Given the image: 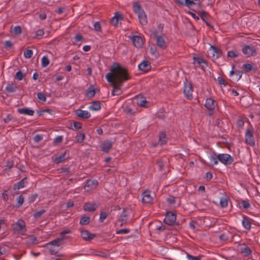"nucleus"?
<instances>
[{"label": "nucleus", "mask_w": 260, "mask_h": 260, "mask_svg": "<svg viewBox=\"0 0 260 260\" xmlns=\"http://www.w3.org/2000/svg\"><path fill=\"white\" fill-rule=\"evenodd\" d=\"M106 78L113 87L112 93L113 95L121 94L122 91L120 87L124 82L131 79L127 70L123 66H112L110 72L106 75Z\"/></svg>", "instance_id": "obj_1"}, {"label": "nucleus", "mask_w": 260, "mask_h": 260, "mask_svg": "<svg viewBox=\"0 0 260 260\" xmlns=\"http://www.w3.org/2000/svg\"><path fill=\"white\" fill-rule=\"evenodd\" d=\"M63 243L62 238L56 239L50 242L46 243L43 247H46L51 255H56L58 256H62L63 255L58 254V251L60 249V246Z\"/></svg>", "instance_id": "obj_2"}, {"label": "nucleus", "mask_w": 260, "mask_h": 260, "mask_svg": "<svg viewBox=\"0 0 260 260\" xmlns=\"http://www.w3.org/2000/svg\"><path fill=\"white\" fill-rule=\"evenodd\" d=\"M133 9L134 12L138 15L140 24L142 25H146L147 23V16L141 5L139 3L135 2Z\"/></svg>", "instance_id": "obj_3"}, {"label": "nucleus", "mask_w": 260, "mask_h": 260, "mask_svg": "<svg viewBox=\"0 0 260 260\" xmlns=\"http://www.w3.org/2000/svg\"><path fill=\"white\" fill-rule=\"evenodd\" d=\"M207 54L209 58L214 60L221 55L222 52L221 50L217 47L214 46H211L207 52Z\"/></svg>", "instance_id": "obj_4"}, {"label": "nucleus", "mask_w": 260, "mask_h": 260, "mask_svg": "<svg viewBox=\"0 0 260 260\" xmlns=\"http://www.w3.org/2000/svg\"><path fill=\"white\" fill-rule=\"evenodd\" d=\"M218 159L225 165H231L234 160L233 158L229 154L223 153L217 155Z\"/></svg>", "instance_id": "obj_5"}, {"label": "nucleus", "mask_w": 260, "mask_h": 260, "mask_svg": "<svg viewBox=\"0 0 260 260\" xmlns=\"http://www.w3.org/2000/svg\"><path fill=\"white\" fill-rule=\"evenodd\" d=\"M176 215L175 214L169 211L166 212V218L164 220V221L166 224L170 225H174L176 224Z\"/></svg>", "instance_id": "obj_6"}, {"label": "nucleus", "mask_w": 260, "mask_h": 260, "mask_svg": "<svg viewBox=\"0 0 260 260\" xmlns=\"http://www.w3.org/2000/svg\"><path fill=\"white\" fill-rule=\"evenodd\" d=\"M242 51L247 57L254 56L256 54V50L253 46L245 45L242 48Z\"/></svg>", "instance_id": "obj_7"}, {"label": "nucleus", "mask_w": 260, "mask_h": 260, "mask_svg": "<svg viewBox=\"0 0 260 260\" xmlns=\"http://www.w3.org/2000/svg\"><path fill=\"white\" fill-rule=\"evenodd\" d=\"M129 211H131V210L126 209V208L123 209L118 219V222L120 223V226H123V224H125L127 223L128 217L129 216Z\"/></svg>", "instance_id": "obj_8"}, {"label": "nucleus", "mask_w": 260, "mask_h": 260, "mask_svg": "<svg viewBox=\"0 0 260 260\" xmlns=\"http://www.w3.org/2000/svg\"><path fill=\"white\" fill-rule=\"evenodd\" d=\"M183 92L185 96L188 99H191L192 98V85L190 83H188L187 81L184 83Z\"/></svg>", "instance_id": "obj_9"}, {"label": "nucleus", "mask_w": 260, "mask_h": 260, "mask_svg": "<svg viewBox=\"0 0 260 260\" xmlns=\"http://www.w3.org/2000/svg\"><path fill=\"white\" fill-rule=\"evenodd\" d=\"M15 229L19 233L24 234L26 232L24 222L22 220H18L15 224Z\"/></svg>", "instance_id": "obj_10"}, {"label": "nucleus", "mask_w": 260, "mask_h": 260, "mask_svg": "<svg viewBox=\"0 0 260 260\" xmlns=\"http://www.w3.org/2000/svg\"><path fill=\"white\" fill-rule=\"evenodd\" d=\"M246 142L249 145L253 146L255 145V141L254 139L252 132L250 129H247L245 134Z\"/></svg>", "instance_id": "obj_11"}, {"label": "nucleus", "mask_w": 260, "mask_h": 260, "mask_svg": "<svg viewBox=\"0 0 260 260\" xmlns=\"http://www.w3.org/2000/svg\"><path fill=\"white\" fill-rule=\"evenodd\" d=\"M123 19V15L119 12H116L114 16L111 20V23L114 26H117L119 24V21Z\"/></svg>", "instance_id": "obj_12"}, {"label": "nucleus", "mask_w": 260, "mask_h": 260, "mask_svg": "<svg viewBox=\"0 0 260 260\" xmlns=\"http://www.w3.org/2000/svg\"><path fill=\"white\" fill-rule=\"evenodd\" d=\"M217 105L216 102L212 98H208L205 104V107L210 111L213 110Z\"/></svg>", "instance_id": "obj_13"}, {"label": "nucleus", "mask_w": 260, "mask_h": 260, "mask_svg": "<svg viewBox=\"0 0 260 260\" xmlns=\"http://www.w3.org/2000/svg\"><path fill=\"white\" fill-rule=\"evenodd\" d=\"M98 206L94 203H85L83 206V209L84 211L88 212L94 211Z\"/></svg>", "instance_id": "obj_14"}, {"label": "nucleus", "mask_w": 260, "mask_h": 260, "mask_svg": "<svg viewBox=\"0 0 260 260\" xmlns=\"http://www.w3.org/2000/svg\"><path fill=\"white\" fill-rule=\"evenodd\" d=\"M81 236L85 241H90L95 237V234H92L87 230H81Z\"/></svg>", "instance_id": "obj_15"}, {"label": "nucleus", "mask_w": 260, "mask_h": 260, "mask_svg": "<svg viewBox=\"0 0 260 260\" xmlns=\"http://www.w3.org/2000/svg\"><path fill=\"white\" fill-rule=\"evenodd\" d=\"M76 115L81 119H87L90 117V114L87 111L77 109L75 111Z\"/></svg>", "instance_id": "obj_16"}, {"label": "nucleus", "mask_w": 260, "mask_h": 260, "mask_svg": "<svg viewBox=\"0 0 260 260\" xmlns=\"http://www.w3.org/2000/svg\"><path fill=\"white\" fill-rule=\"evenodd\" d=\"M69 158V154H67V151H65L58 156L56 157L54 160V162L56 164H58L63 162L64 160L67 159Z\"/></svg>", "instance_id": "obj_17"}, {"label": "nucleus", "mask_w": 260, "mask_h": 260, "mask_svg": "<svg viewBox=\"0 0 260 260\" xmlns=\"http://www.w3.org/2000/svg\"><path fill=\"white\" fill-rule=\"evenodd\" d=\"M153 201V198L150 194V191L146 190L143 193L142 202L145 203L150 204Z\"/></svg>", "instance_id": "obj_18"}, {"label": "nucleus", "mask_w": 260, "mask_h": 260, "mask_svg": "<svg viewBox=\"0 0 260 260\" xmlns=\"http://www.w3.org/2000/svg\"><path fill=\"white\" fill-rule=\"evenodd\" d=\"M132 40L134 45L137 48H140L143 45L142 39L138 36H133Z\"/></svg>", "instance_id": "obj_19"}, {"label": "nucleus", "mask_w": 260, "mask_h": 260, "mask_svg": "<svg viewBox=\"0 0 260 260\" xmlns=\"http://www.w3.org/2000/svg\"><path fill=\"white\" fill-rule=\"evenodd\" d=\"M112 147V143L109 140L105 141L101 145L102 150L108 153Z\"/></svg>", "instance_id": "obj_20"}, {"label": "nucleus", "mask_w": 260, "mask_h": 260, "mask_svg": "<svg viewBox=\"0 0 260 260\" xmlns=\"http://www.w3.org/2000/svg\"><path fill=\"white\" fill-rule=\"evenodd\" d=\"M156 38V45L158 47L164 49L166 47L165 41L162 36L154 35Z\"/></svg>", "instance_id": "obj_21"}, {"label": "nucleus", "mask_w": 260, "mask_h": 260, "mask_svg": "<svg viewBox=\"0 0 260 260\" xmlns=\"http://www.w3.org/2000/svg\"><path fill=\"white\" fill-rule=\"evenodd\" d=\"M18 87L15 83H9L6 87L5 90L7 92L12 93L16 91Z\"/></svg>", "instance_id": "obj_22"}, {"label": "nucleus", "mask_w": 260, "mask_h": 260, "mask_svg": "<svg viewBox=\"0 0 260 260\" xmlns=\"http://www.w3.org/2000/svg\"><path fill=\"white\" fill-rule=\"evenodd\" d=\"M251 223L250 219L246 216H244L242 220V225L245 229L249 230L251 229Z\"/></svg>", "instance_id": "obj_23"}, {"label": "nucleus", "mask_w": 260, "mask_h": 260, "mask_svg": "<svg viewBox=\"0 0 260 260\" xmlns=\"http://www.w3.org/2000/svg\"><path fill=\"white\" fill-rule=\"evenodd\" d=\"M18 112L20 114H25L27 115L32 116L34 114V111L29 108H19Z\"/></svg>", "instance_id": "obj_24"}, {"label": "nucleus", "mask_w": 260, "mask_h": 260, "mask_svg": "<svg viewBox=\"0 0 260 260\" xmlns=\"http://www.w3.org/2000/svg\"><path fill=\"white\" fill-rule=\"evenodd\" d=\"M98 184V182L96 180H89L87 181L85 186V188L88 187V188H90V189H93L96 187Z\"/></svg>", "instance_id": "obj_25"}, {"label": "nucleus", "mask_w": 260, "mask_h": 260, "mask_svg": "<svg viewBox=\"0 0 260 260\" xmlns=\"http://www.w3.org/2000/svg\"><path fill=\"white\" fill-rule=\"evenodd\" d=\"M167 142L166 135L164 132H161L159 134L158 143L160 145H164Z\"/></svg>", "instance_id": "obj_26"}, {"label": "nucleus", "mask_w": 260, "mask_h": 260, "mask_svg": "<svg viewBox=\"0 0 260 260\" xmlns=\"http://www.w3.org/2000/svg\"><path fill=\"white\" fill-rule=\"evenodd\" d=\"M89 108L93 111H98L101 108V103L99 101H94Z\"/></svg>", "instance_id": "obj_27"}, {"label": "nucleus", "mask_w": 260, "mask_h": 260, "mask_svg": "<svg viewBox=\"0 0 260 260\" xmlns=\"http://www.w3.org/2000/svg\"><path fill=\"white\" fill-rule=\"evenodd\" d=\"M92 254L94 255L98 256L101 257H108L110 256V253L108 251H97L92 252Z\"/></svg>", "instance_id": "obj_28"}, {"label": "nucleus", "mask_w": 260, "mask_h": 260, "mask_svg": "<svg viewBox=\"0 0 260 260\" xmlns=\"http://www.w3.org/2000/svg\"><path fill=\"white\" fill-rule=\"evenodd\" d=\"M147 103V101H146V98L144 96H140L137 99V103L138 105L141 107H147V106L146 105Z\"/></svg>", "instance_id": "obj_29"}, {"label": "nucleus", "mask_w": 260, "mask_h": 260, "mask_svg": "<svg viewBox=\"0 0 260 260\" xmlns=\"http://www.w3.org/2000/svg\"><path fill=\"white\" fill-rule=\"evenodd\" d=\"M234 67L233 66V69L230 72V76L236 75L238 76L237 78V80H239L242 77V74L243 73V71L242 70H234Z\"/></svg>", "instance_id": "obj_30"}, {"label": "nucleus", "mask_w": 260, "mask_h": 260, "mask_svg": "<svg viewBox=\"0 0 260 260\" xmlns=\"http://www.w3.org/2000/svg\"><path fill=\"white\" fill-rule=\"evenodd\" d=\"M85 135L82 133H78L75 137V142L77 143H82L85 139Z\"/></svg>", "instance_id": "obj_31"}, {"label": "nucleus", "mask_w": 260, "mask_h": 260, "mask_svg": "<svg viewBox=\"0 0 260 260\" xmlns=\"http://www.w3.org/2000/svg\"><path fill=\"white\" fill-rule=\"evenodd\" d=\"M90 221V217L84 215L80 219V224L81 225H87Z\"/></svg>", "instance_id": "obj_32"}, {"label": "nucleus", "mask_w": 260, "mask_h": 260, "mask_svg": "<svg viewBox=\"0 0 260 260\" xmlns=\"http://www.w3.org/2000/svg\"><path fill=\"white\" fill-rule=\"evenodd\" d=\"M95 90L92 86H90L86 91V96L90 98L93 97L95 95Z\"/></svg>", "instance_id": "obj_33"}, {"label": "nucleus", "mask_w": 260, "mask_h": 260, "mask_svg": "<svg viewBox=\"0 0 260 260\" xmlns=\"http://www.w3.org/2000/svg\"><path fill=\"white\" fill-rule=\"evenodd\" d=\"M218 160L217 155H216L215 153L214 156L211 155L209 156V160L212 166L217 165L218 164Z\"/></svg>", "instance_id": "obj_34"}, {"label": "nucleus", "mask_w": 260, "mask_h": 260, "mask_svg": "<svg viewBox=\"0 0 260 260\" xmlns=\"http://www.w3.org/2000/svg\"><path fill=\"white\" fill-rule=\"evenodd\" d=\"M26 179V178H24V179H22L21 181L18 182L17 183H16L14 185V189H19L21 188H23L25 186L24 185V179Z\"/></svg>", "instance_id": "obj_35"}, {"label": "nucleus", "mask_w": 260, "mask_h": 260, "mask_svg": "<svg viewBox=\"0 0 260 260\" xmlns=\"http://www.w3.org/2000/svg\"><path fill=\"white\" fill-rule=\"evenodd\" d=\"M193 60H194L193 63H198V64H201V63L207 64V63L206 60L205 59H204V58H203V57H194Z\"/></svg>", "instance_id": "obj_36"}, {"label": "nucleus", "mask_w": 260, "mask_h": 260, "mask_svg": "<svg viewBox=\"0 0 260 260\" xmlns=\"http://www.w3.org/2000/svg\"><path fill=\"white\" fill-rule=\"evenodd\" d=\"M243 73H248L251 71H255L256 70V67L254 66H243Z\"/></svg>", "instance_id": "obj_37"}, {"label": "nucleus", "mask_w": 260, "mask_h": 260, "mask_svg": "<svg viewBox=\"0 0 260 260\" xmlns=\"http://www.w3.org/2000/svg\"><path fill=\"white\" fill-rule=\"evenodd\" d=\"M241 253L245 256H248L251 253V250L248 247H245L241 249Z\"/></svg>", "instance_id": "obj_38"}, {"label": "nucleus", "mask_w": 260, "mask_h": 260, "mask_svg": "<svg viewBox=\"0 0 260 260\" xmlns=\"http://www.w3.org/2000/svg\"><path fill=\"white\" fill-rule=\"evenodd\" d=\"M239 53L238 52L234 50H231L228 51L227 54L228 57L234 58L238 56Z\"/></svg>", "instance_id": "obj_39"}, {"label": "nucleus", "mask_w": 260, "mask_h": 260, "mask_svg": "<svg viewBox=\"0 0 260 260\" xmlns=\"http://www.w3.org/2000/svg\"><path fill=\"white\" fill-rule=\"evenodd\" d=\"M24 202V197L22 195H20L18 197V198L17 199V204H16V207L17 208H19V207H20L23 203Z\"/></svg>", "instance_id": "obj_40"}, {"label": "nucleus", "mask_w": 260, "mask_h": 260, "mask_svg": "<svg viewBox=\"0 0 260 260\" xmlns=\"http://www.w3.org/2000/svg\"><path fill=\"white\" fill-rule=\"evenodd\" d=\"M199 14L201 18V19L204 21H206V20L207 19L208 16V14L206 11H200L199 12Z\"/></svg>", "instance_id": "obj_41"}, {"label": "nucleus", "mask_w": 260, "mask_h": 260, "mask_svg": "<svg viewBox=\"0 0 260 260\" xmlns=\"http://www.w3.org/2000/svg\"><path fill=\"white\" fill-rule=\"evenodd\" d=\"M140 71H142L143 73H146L150 71L151 66H138Z\"/></svg>", "instance_id": "obj_42"}, {"label": "nucleus", "mask_w": 260, "mask_h": 260, "mask_svg": "<svg viewBox=\"0 0 260 260\" xmlns=\"http://www.w3.org/2000/svg\"><path fill=\"white\" fill-rule=\"evenodd\" d=\"M186 256L188 260H201L202 257V256L201 255L194 256L189 254V253H187Z\"/></svg>", "instance_id": "obj_43"}, {"label": "nucleus", "mask_w": 260, "mask_h": 260, "mask_svg": "<svg viewBox=\"0 0 260 260\" xmlns=\"http://www.w3.org/2000/svg\"><path fill=\"white\" fill-rule=\"evenodd\" d=\"M109 214L105 212H101L100 216L99 221L103 222L104 220L108 217Z\"/></svg>", "instance_id": "obj_44"}, {"label": "nucleus", "mask_w": 260, "mask_h": 260, "mask_svg": "<svg viewBox=\"0 0 260 260\" xmlns=\"http://www.w3.org/2000/svg\"><path fill=\"white\" fill-rule=\"evenodd\" d=\"M4 45L5 48L8 50H9L12 47L13 44L11 41L7 40L4 42Z\"/></svg>", "instance_id": "obj_45"}, {"label": "nucleus", "mask_w": 260, "mask_h": 260, "mask_svg": "<svg viewBox=\"0 0 260 260\" xmlns=\"http://www.w3.org/2000/svg\"><path fill=\"white\" fill-rule=\"evenodd\" d=\"M33 54L32 50L27 49L24 52V56L26 58H30Z\"/></svg>", "instance_id": "obj_46"}, {"label": "nucleus", "mask_w": 260, "mask_h": 260, "mask_svg": "<svg viewBox=\"0 0 260 260\" xmlns=\"http://www.w3.org/2000/svg\"><path fill=\"white\" fill-rule=\"evenodd\" d=\"M44 33V31L42 29L38 30L36 32L35 38L40 39L43 37Z\"/></svg>", "instance_id": "obj_47"}, {"label": "nucleus", "mask_w": 260, "mask_h": 260, "mask_svg": "<svg viewBox=\"0 0 260 260\" xmlns=\"http://www.w3.org/2000/svg\"><path fill=\"white\" fill-rule=\"evenodd\" d=\"M228 202L226 198H222L220 200V205L221 207L224 208L228 206Z\"/></svg>", "instance_id": "obj_48"}, {"label": "nucleus", "mask_w": 260, "mask_h": 260, "mask_svg": "<svg viewBox=\"0 0 260 260\" xmlns=\"http://www.w3.org/2000/svg\"><path fill=\"white\" fill-rule=\"evenodd\" d=\"M42 65H48L50 63V60L47 55L44 56L41 60Z\"/></svg>", "instance_id": "obj_49"}, {"label": "nucleus", "mask_w": 260, "mask_h": 260, "mask_svg": "<svg viewBox=\"0 0 260 260\" xmlns=\"http://www.w3.org/2000/svg\"><path fill=\"white\" fill-rule=\"evenodd\" d=\"M46 212L45 210L42 209L34 213V217L36 218L40 217L42 214Z\"/></svg>", "instance_id": "obj_50"}, {"label": "nucleus", "mask_w": 260, "mask_h": 260, "mask_svg": "<svg viewBox=\"0 0 260 260\" xmlns=\"http://www.w3.org/2000/svg\"><path fill=\"white\" fill-rule=\"evenodd\" d=\"M13 32L15 35H19L21 34V28L20 26H16L13 29Z\"/></svg>", "instance_id": "obj_51"}, {"label": "nucleus", "mask_w": 260, "mask_h": 260, "mask_svg": "<svg viewBox=\"0 0 260 260\" xmlns=\"http://www.w3.org/2000/svg\"><path fill=\"white\" fill-rule=\"evenodd\" d=\"M37 97L38 98L43 101V102H46V97L45 95V94L42 92H39L37 94Z\"/></svg>", "instance_id": "obj_52"}, {"label": "nucleus", "mask_w": 260, "mask_h": 260, "mask_svg": "<svg viewBox=\"0 0 260 260\" xmlns=\"http://www.w3.org/2000/svg\"><path fill=\"white\" fill-rule=\"evenodd\" d=\"M24 75L23 73L20 71H18L16 74L15 78L17 79L18 80L20 81L23 78Z\"/></svg>", "instance_id": "obj_53"}, {"label": "nucleus", "mask_w": 260, "mask_h": 260, "mask_svg": "<svg viewBox=\"0 0 260 260\" xmlns=\"http://www.w3.org/2000/svg\"><path fill=\"white\" fill-rule=\"evenodd\" d=\"M38 197V194L36 193L33 194L31 195L28 199V201L29 203L34 202L37 198Z\"/></svg>", "instance_id": "obj_54"}, {"label": "nucleus", "mask_w": 260, "mask_h": 260, "mask_svg": "<svg viewBox=\"0 0 260 260\" xmlns=\"http://www.w3.org/2000/svg\"><path fill=\"white\" fill-rule=\"evenodd\" d=\"M241 203L244 209H247L250 207V204L247 200H243Z\"/></svg>", "instance_id": "obj_55"}, {"label": "nucleus", "mask_w": 260, "mask_h": 260, "mask_svg": "<svg viewBox=\"0 0 260 260\" xmlns=\"http://www.w3.org/2000/svg\"><path fill=\"white\" fill-rule=\"evenodd\" d=\"M93 26H94V28L95 31H101V24L99 22H96L95 23H94Z\"/></svg>", "instance_id": "obj_56"}, {"label": "nucleus", "mask_w": 260, "mask_h": 260, "mask_svg": "<svg viewBox=\"0 0 260 260\" xmlns=\"http://www.w3.org/2000/svg\"><path fill=\"white\" fill-rule=\"evenodd\" d=\"M43 139V136L41 135H37L34 137V140L36 143H39Z\"/></svg>", "instance_id": "obj_57"}, {"label": "nucleus", "mask_w": 260, "mask_h": 260, "mask_svg": "<svg viewBox=\"0 0 260 260\" xmlns=\"http://www.w3.org/2000/svg\"><path fill=\"white\" fill-rule=\"evenodd\" d=\"M130 232L128 229H124L118 230L116 232L117 234H127Z\"/></svg>", "instance_id": "obj_58"}, {"label": "nucleus", "mask_w": 260, "mask_h": 260, "mask_svg": "<svg viewBox=\"0 0 260 260\" xmlns=\"http://www.w3.org/2000/svg\"><path fill=\"white\" fill-rule=\"evenodd\" d=\"M217 80L219 84L223 85L224 86H226L227 83L225 81V80L221 77H218L217 78Z\"/></svg>", "instance_id": "obj_59"}, {"label": "nucleus", "mask_w": 260, "mask_h": 260, "mask_svg": "<svg viewBox=\"0 0 260 260\" xmlns=\"http://www.w3.org/2000/svg\"><path fill=\"white\" fill-rule=\"evenodd\" d=\"M63 137L61 136H57L54 140L53 143L54 144L60 143L62 141Z\"/></svg>", "instance_id": "obj_60"}, {"label": "nucleus", "mask_w": 260, "mask_h": 260, "mask_svg": "<svg viewBox=\"0 0 260 260\" xmlns=\"http://www.w3.org/2000/svg\"><path fill=\"white\" fill-rule=\"evenodd\" d=\"M197 1V0H185L184 5L189 7L192 5L195 4L194 1Z\"/></svg>", "instance_id": "obj_61"}, {"label": "nucleus", "mask_w": 260, "mask_h": 260, "mask_svg": "<svg viewBox=\"0 0 260 260\" xmlns=\"http://www.w3.org/2000/svg\"><path fill=\"white\" fill-rule=\"evenodd\" d=\"M219 239L222 241H227L229 239V236L226 234L223 233L219 236Z\"/></svg>", "instance_id": "obj_62"}, {"label": "nucleus", "mask_w": 260, "mask_h": 260, "mask_svg": "<svg viewBox=\"0 0 260 260\" xmlns=\"http://www.w3.org/2000/svg\"><path fill=\"white\" fill-rule=\"evenodd\" d=\"M74 127L75 129H79L81 128V123L79 122H74Z\"/></svg>", "instance_id": "obj_63"}, {"label": "nucleus", "mask_w": 260, "mask_h": 260, "mask_svg": "<svg viewBox=\"0 0 260 260\" xmlns=\"http://www.w3.org/2000/svg\"><path fill=\"white\" fill-rule=\"evenodd\" d=\"M167 201L168 203L171 204H174L175 203V199L174 197H170V198L167 199Z\"/></svg>", "instance_id": "obj_64"}]
</instances>
